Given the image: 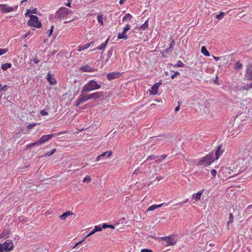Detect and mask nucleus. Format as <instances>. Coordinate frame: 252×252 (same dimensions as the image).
<instances>
[{"label":"nucleus","mask_w":252,"mask_h":252,"mask_svg":"<svg viewBox=\"0 0 252 252\" xmlns=\"http://www.w3.org/2000/svg\"><path fill=\"white\" fill-rule=\"evenodd\" d=\"M101 88V85L94 80L89 81L82 88V93L90 92L98 90Z\"/></svg>","instance_id":"obj_1"},{"label":"nucleus","mask_w":252,"mask_h":252,"mask_svg":"<svg viewBox=\"0 0 252 252\" xmlns=\"http://www.w3.org/2000/svg\"><path fill=\"white\" fill-rule=\"evenodd\" d=\"M177 240L178 237L175 235H170L160 238V242L165 246L174 245L177 243Z\"/></svg>","instance_id":"obj_2"},{"label":"nucleus","mask_w":252,"mask_h":252,"mask_svg":"<svg viewBox=\"0 0 252 252\" xmlns=\"http://www.w3.org/2000/svg\"><path fill=\"white\" fill-rule=\"evenodd\" d=\"M215 160L213 153H209L206 156L201 158L198 162V165H204L205 166L210 165Z\"/></svg>","instance_id":"obj_3"},{"label":"nucleus","mask_w":252,"mask_h":252,"mask_svg":"<svg viewBox=\"0 0 252 252\" xmlns=\"http://www.w3.org/2000/svg\"><path fill=\"white\" fill-rule=\"evenodd\" d=\"M72 11L66 7H61L56 12L55 18L62 19L66 18L70 14Z\"/></svg>","instance_id":"obj_4"},{"label":"nucleus","mask_w":252,"mask_h":252,"mask_svg":"<svg viewBox=\"0 0 252 252\" xmlns=\"http://www.w3.org/2000/svg\"><path fill=\"white\" fill-rule=\"evenodd\" d=\"M30 17V19L28 22L29 26L36 28H40L41 27V23L39 21L38 18L36 16L31 15Z\"/></svg>","instance_id":"obj_5"},{"label":"nucleus","mask_w":252,"mask_h":252,"mask_svg":"<svg viewBox=\"0 0 252 252\" xmlns=\"http://www.w3.org/2000/svg\"><path fill=\"white\" fill-rule=\"evenodd\" d=\"M0 247L5 252H10L14 248L13 244L11 240H6L3 244L0 243Z\"/></svg>","instance_id":"obj_6"},{"label":"nucleus","mask_w":252,"mask_h":252,"mask_svg":"<svg viewBox=\"0 0 252 252\" xmlns=\"http://www.w3.org/2000/svg\"><path fill=\"white\" fill-rule=\"evenodd\" d=\"M17 5L11 7L7 4H0V10L4 13H9L12 11H15L17 9Z\"/></svg>","instance_id":"obj_7"},{"label":"nucleus","mask_w":252,"mask_h":252,"mask_svg":"<svg viewBox=\"0 0 252 252\" xmlns=\"http://www.w3.org/2000/svg\"><path fill=\"white\" fill-rule=\"evenodd\" d=\"M83 93H84L81 92V94H80V95L77 98V100L75 101V105L76 106H79L80 104L84 103L90 99V98H89V95H85Z\"/></svg>","instance_id":"obj_8"},{"label":"nucleus","mask_w":252,"mask_h":252,"mask_svg":"<svg viewBox=\"0 0 252 252\" xmlns=\"http://www.w3.org/2000/svg\"><path fill=\"white\" fill-rule=\"evenodd\" d=\"M244 79L246 80H252V65L250 64L247 66Z\"/></svg>","instance_id":"obj_9"},{"label":"nucleus","mask_w":252,"mask_h":252,"mask_svg":"<svg viewBox=\"0 0 252 252\" xmlns=\"http://www.w3.org/2000/svg\"><path fill=\"white\" fill-rule=\"evenodd\" d=\"M53 136H54V134H48L47 135H42L38 140V143L39 145H41L51 139Z\"/></svg>","instance_id":"obj_10"},{"label":"nucleus","mask_w":252,"mask_h":252,"mask_svg":"<svg viewBox=\"0 0 252 252\" xmlns=\"http://www.w3.org/2000/svg\"><path fill=\"white\" fill-rule=\"evenodd\" d=\"M161 83L159 82H158L156 83L155 85H154L151 90H150V94L151 95H155L158 94V89L160 85H161Z\"/></svg>","instance_id":"obj_11"},{"label":"nucleus","mask_w":252,"mask_h":252,"mask_svg":"<svg viewBox=\"0 0 252 252\" xmlns=\"http://www.w3.org/2000/svg\"><path fill=\"white\" fill-rule=\"evenodd\" d=\"M112 154V152L110 151L104 152L97 157L95 161H98L99 160L103 159L105 156H106L107 158H109L111 156Z\"/></svg>","instance_id":"obj_12"},{"label":"nucleus","mask_w":252,"mask_h":252,"mask_svg":"<svg viewBox=\"0 0 252 252\" xmlns=\"http://www.w3.org/2000/svg\"><path fill=\"white\" fill-rule=\"evenodd\" d=\"M121 76V73L117 72H110L107 74V78L109 80H111L114 79L118 78Z\"/></svg>","instance_id":"obj_13"},{"label":"nucleus","mask_w":252,"mask_h":252,"mask_svg":"<svg viewBox=\"0 0 252 252\" xmlns=\"http://www.w3.org/2000/svg\"><path fill=\"white\" fill-rule=\"evenodd\" d=\"M90 99H97L104 96V93L102 92H95L89 94Z\"/></svg>","instance_id":"obj_14"},{"label":"nucleus","mask_w":252,"mask_h":252,"mask_svg":"<svg viewBox=\"0 0 252 252\" xmlns=\"http://www.w3.org/2000/svg\"><path fill=\"white\" fill-rule=\"evenodd\" d=\"M47 79L51 85H55L57 83V81H56L55 78L49 72H48L47 74Z\"/></svg>","instance_id":"obj_15"},{"label":"nucleus","mask_w":252,"mask_h":252,"mask_svg":"<svg viewBox=\"0 0 252 252\" xmlns=\"http://www.w3.org/2000/svg\"><path fill=\"white\" fill-rule=\"evenodd\" d=\"M203 193V190H200L197 193H194L192 195V199H194L196 201L200 200Z\"/></svg>","instance_id":"obj_16"},{"label":"nucleus","mask_w":252,"mask_h":252,"mask_svg":"<svg viewBox=\"0 0 252 252\" xmlns=\"http://www.w3.org/2000/svg\"><path fill=\"white\" fill-rule=\"evenodd\" d=\"M80 70L83 72H91L94 71V69L88 65H85L81 66L80 68Z\"/></svg>","instance_id":"obj_17"},{"label":"nucleus","mask_w":252,"mask_h":252,"mask_svg":"<svg viewBox=\"0 0 252 252\" xmlns=\"http://www.w3.org/2000/svg\"><path fill=\"white\" fill-rule=\"evenodd\" d=\"M163 205V203L159 204V205H153L150 206L147 210V212L152 211L156 209L159 208L161 207Z\"/></svg>","instance_id":"obj_18"},{"label":"nucleus","mask_w":252,"mask_h":252,"mask_svg":"<svg viewBox=\"0 0 252 252\" xmlns=\"http://www.w3.org/2000/svg\"><path fill=\"white\" fill-rule=\"evenodd\" d=\"M72 214L73 213L71 212L67 211L63 213L61 216H60V218L61 220H65L67 217Z\"/></svg>","instance_id":"obj_19"},{"label":"nucleus","mask_w":252,"mask_h":252,"mask_svg":"<svg viewBox=\"0 0 252 252\" xmlns=\"http://www.w3.org/2000/svg\"><path fill=\"white\" fill-rule=\"evenodd\" d=\"M90 47V44H86L83 45L79 46L76 50L78 52H81L84 50L88 49Z\"/></svg>","instance_id":"obj_20"},{"label":"nucleus","mask_w":252,"mask_h":252,"mask_svg":"<svg viewBox=\"0 0 252 252\" xmlns=\"http://www.w3.org/2000/svg\"><path fill=\"white\" fill-rule=\"evenodd\" d=\"M126 32H123L121 33H119L118 34V39H126L128 38V36L126 34Z\"/></svg>","instance_id":"obj_21"},{"label":"nucleus","mask_w":252,"mask_h":252,"mask_svg":"<svg viewBox=\"0 0 252 252\" xmlns=\"http://www.w3.org/2000/svg\"><path fill=\"white\" fill-rule=\"evenodd\" d=\"M220 149H221V146H219L218 148H217V150L215 153V155H216V159H218L220 155L222 154V152L221 151H220Z\"/></svg>","instance_id":"obj_22"},{"label":"nucleus","mask_w":252,"mask_h":252,"mask_svg":"<svg viewBox=\"0 0 252 252\" xmlns=\"http://www.w3.org/2000/svg\"><path fill=\"white\" fill-rule=\"evenodd\" d=\"M201 53L204 54L205 56H210V53L207 51L206 48L205 46H202L201 49Z\"/></svg>","instance_id":"obj_23"},{"label":"nucleus","mask_w":252,"mask_h":252,"mask_svg":"<svg viewBox=\"0 0 252 252\" xmlns=\"http://www.w3.org/2000/svg\"><path fill=\"white\" fill-rule=\"evenodd\" d=\"M12 65L10 63H3L1 65V69L5 71L7 70V69L10 68L11 67Z\"/></svg>","instance_id":"obj_24"},{"label":"nucleus","mask_w":252,"mask_h":252,"mask_svg":"<svg viewBox=\"0 0 252 252\" xmlns=\"http://www.w3.org/2000/svg\"><path fill=\"white\" fill-rule=\"evenodd\" d=\"M148 27H149L148 21L146 20L145 22V23L139 27V29L144 31V30H145L146 29H147L148 28Z\"/></svg>","instance_id":"obj_25"},{"label":"nucleus","mask_w":252,"mask_h":252,"mask_svg":"<svg viewBox=\"0 0 252 252\" xmlns=\"http://www.w3.org/2000/svg\"><path fill=\"white\" fill-rule=\"evenodd\" d=\"M113 50H114V48L113 47H111L109 50V51H108L107 52V59L106 60V62H108V60L110 59V58L111 57V56H112V54H113Z\"/></svg>","instance_id":"obj_26"},{"label":"nucleus","mask_w":252,"mask_h":252,"mask_svg":"<svg viewBox=\"0 0 252 252\" xmlns=\"http://www.w3.org/2000/svg\"><path fill=\"white\" fill-rule=\"evenodd\" d=\"M132 18V16L129 13L126 14L123 18V21H129Z\"/></svg>","instance_id":"obj_27"},{"label":"nucleus","mask_w":252,"mask_h":252,"mask_svg":"<svg viewBox=\"0 0 252 252\" xmlns=\"http://www.w3.org/2000/svg\"><path fill=\"white\" fill-rule=\"evenodd\" d=\"M97 20L98 23L100 24L101 26H103V15H98L97 16Z\"/></svg>","instance_id":"obj_28"},{"label":"nucleus","mask_w":252,"mask_h":252,"mask_svg":"<svg viewBox=\"0 0 252 252\" xmlns=\"http://www.w3.org/2000/svg\"><path fill=\"white\" fill-rule=\"evenodd\" d=\"M243 67V65L240 62H237L234 65V68L236 70H238Z\"/></svg>","instance_id":"obj_29"},{"label":"nucleus","mask_w":252,"mask_h":252,"mask_svg":"<svg viewBox=\"0 0 252 252\" xmlns=\"http://www.w3.org/2000/svg\"><path fill=\"white\" fill-rule=\"evenodd\" d=\"M252 88V83H251L249 84H247L246 86L243 87L242 89L243 90H249L250 89Z\"/></svg>","instance_id":"obj_30"},{"label":"nucleus","mask_w":252,"mask_h":252,"mask_svg":"<svg viewBox=\"0 0 252 252\" xmlns=\"http://www.w3.org/2000/svg\"><path fill=\"white\" fill-rule=\"evenodd\" d=\"M102 228L103 227H102V226H100L99 225H95L94 228V230L95 231V232H96L101 231Z\"/></svg>","instance_id":"obj_31"},{"label":"nucleus","mask_w":252,"mask_h":252,"mask_svg":"<svg viewBox=\"0 0 252 252\" xmlns=\"http://www.w3.org/2000/svg\"><path fill=\"white\" fill-rule=\"evenodd\" d=\"M102 227H103V228H104V229L106 228H111V229H114V226L113 225H109V224H107L104 223L102 225Z\"/></svg>","instance_id":"obj_32"},{"label":"nucleus","mask_w":252,"mask_h":252,"mask_svg":"<svg viewBox=\"0 0 252 252\" xmlns=\"http://www.w3.org/2000/svg\"><path fill=\"white\" fill-rule=\"evenodd\" d=\"M8 52L7 48H0V56L5 54Z\"/></svg>","instance_id":"obj_33"},{"label":"nucleus","mask_w":252,"mask_h":252,"mask_svg":"<svg viewBox=\"0 0 252 252\" xmlns=\"http://www.w3.org/2000/svg\"><path fill=\"white\" fill-rule=\"evenodd\" d=\"M184 64L181 62V61H178L177 62V63L175 65V66L181 67H184Z\"/></svg>","instance_id":"obj_34"},{"label":"nucleus","mask_w":252,"mask_h":252,"mask_svg":"<svg viewBox=\"0 0 252 252\" xmlns=\"http://www.w3.org/2000/svg\"><path fill=\"white\" fill-rule=\"evenodd\" d=\"M91 181V177L90 176H88V175H87L86 176L83 180V182H90V181Z\"/></svg>","instance_id":"obj_35"},{"label":"nucleus","mask_w":252,"mask_h":252,"mask_svg":"<svg viewBox=\"0 0 252 252\" xmlns=\"http://www.w3.org/2000/svg\"><path fill=\"white\" fill-rule=\"evenodd\" d=\"M106 47H105V45L102 43L100 45L97 47L95 49L99 50H103L104 51Z\"/></svg>","instance_id":"obj_36"},{"label":"nucleus","mask_w":252,"mask_h":252,"mask_svg":"<svg viewBox=\"0 0 252 252\" xmlns=\"http://www.w3.org/2000/svg\"><path fill=\"white\" fill-rule=\"evenodd\" d=\"M130 25L129 24H127L126 27L124 28L123 29V32H127L129 30H130Z\"/></svg>","instance_id":"obj_37"},{"label":"nucleus","mask_w":252,"mask_h":252,"mask_svg":"<svg viewBox=\"0 0 252 252\" xmlns=\"http://www.w3.org/2000/svg\"><path fill=\"white\" fill-rule=\"evenodd\" d=\"M224 16V13L221 12L219 14L216 15V18L219 20L221 19Z\"/></svg>","instance_id":"obj_38"},{"label":"nucleus","mask_w":252,"mask_h":252,"mask_svg":"<svg viewBox=\"0 0 252 252\" xmlns=\"http://www.w3.org/2000/svg\"><path fill=\"white\" fill-rule=\"evenodd\" d=\"M54 28V26H51L50 30L49 31H48V36H50L52 34Z\"/></svg>","instance_id":"obj_39"},{"label":"nucleus","mask_w":252,"mask_h":252,"mask_svg":"<svg viewBox=\"0 0 252 252\" xmlns=\"http://www.w3.org/2000/svg\"><path fill=\"white\" fill-rule=\"evenodd\" d=\"M56 150L54 149L51 152H47V153H46L45 155L46 156L50 157V156H52V155H53L56 152Z\"/></svg>","instance_id":"obj_40"},{"label":"nucleus","mask_w":252,"mask_h":252,"mask_svg":"<svg viewBox=\"0 0 252 252\" xmlns=\"http://www.w3.org/2000/svg\"><path fill=\"white\" fill-rule=\"evenodd\" d=\"M95 231H94V229L90 232L85 237V239H86L87 238L90 237V236L94 234L95 233Z\"/></svg>","instance_id":"obj_41"},{"label":"nucleus","mask_w":252,"mask_h":252,"mask_svg":"<svg viewBox=\"0 0 252 252\" xmlns=\"http://www.w3.org/2000/svg\"><path fill=\"white\" fill-rule=\"evenodd\" d=\"M158 157L155 156H154V155H151V156H149L147 158V160H153V159H155L157 158Z\"/></svg>","instance_id":"obj_42"},{"label":"nucleus","mask_w":252,"mask_h":252,"mask_svg":"<svg viewBox=\"0 0 252 252\" xmlns=\"http://www.w3.org/2000/svg\"><path fill=\"white\" fill-rule=\"evenodd\" d=\"M40 114L42 115V116H47L48 115V112H47L46 111H45L44 110H42L40 111Z\"/></svg>","instance_id":"obj_43"},{"label":"nucleus","mask_w":252,"mask_h":252,"mask_svg":"<svg viewBox=\"0 0 252 252\" xmlns=\"http://www.w3.org/2000/svg\"><path fill=\"white\" fill-rule=\"evenodd\" d=\"M211 174L213 177H215L217 175V171L215 169H212L211 170Z\"/></svg>","instance_id":"obj_44"},{"label":"nucleus","mask_w":252,"mask_h":252,"mask_svg":"<svg viewBox=\"0 0 252 252\" xmlns=\"http://www.w3.org/2000/svg\"><path fill=\"white\" fill-rule=\"evenodd\" d=\"M140 252H153L151 250L148 249H141Z\"/></svg>","instance_id":"obj_45"},{"label":"nucleus","mask_w":252,"mask_h":252,"mask_svg":"<svg viewBox=\"0 0 252 252\" xmlns=\"http://www.w3.org/2000/svg\"><path fill=\"white\" fill-rule=\"evenodd\" d=\"M35 145H40L38 143V141L35 142H33V143L30 144V146H31V147L34 146Z\"/></svg>","instance_id":"obj_46"},{"label":"nucleus","mask_w":252,"mask_h":252,"mask_svg":"<svg viewBox=\"0 0 252 252\" xmlns=\"http://www.w3.org/2000/svg\"><path fill=\"white\" fill-rule=\"evenodd\" d=\"M229 220L228 221L227 223L229 224V223H231L232 222L233 220V215L231 213L229 214Z\"/></svg>","instance_id":"obj_47"},{"label":"nucleus","mask_w":252,"mask_h":252,"mask_svg":"<svg viewBox=\"0 0 252 252\" xmlns=\"http://www.w3.org/2000/svg\"><path fill=\"white\" fill-rule=\"evenodd\" d=\"M67 132L66 131H61V132H58V133H54V136L55 135H60V134H64V133H66Z\"/></svg>","instance_id":"obj_48"},{"label":"nucleus","mask_w":252,"mask_h":252,"mask_svg":"<svg viewBox=\"0 0 252 252\" xmlns=\"http://www.w3.org/2000/svg\"><path fill=\"white\" fill-rule=\"evenodd\" d=\"M180 73L178 71L175 72L174 74H172L171 76L172 79H174L177 75H179Z\"/></svg>","instance_id":"obj_49"},{"label":"nucleus","mask_w":252,"mask_h":252,"mask_svg":"<svg viewBox=\"0 0 252 252\" xmlns=\"http://www.w3.org/2000/svg\"><path fill=\"white\" fill-rule=\"evenodd\" d=\"M35 125H36V124H30L27 127L28 129H31L33 126H34Z\"/></svg>","instance_id":"obj_50"},{"label":"nucleus","mask_w":252,"mask_h":252,"mask_svg":"<svg viewBox=\"0 0 252 252\" xmlns=\"http://www.w3.org/2000/svg\"><path fill=\"white\" fill-rule=\"evenodd\" d=\"M85 240V238H84V239H83L82 241H80V242H79L77 243L75 245V246H74V248H75V247H77L78 245H79L81 244L83 242H84Z\"/></svg>","instance_id":"obj_51"},{"label":"nucleus","mask_w":252,"mask_h":252,"mask_svg":"<svg viewBox=\"0 0 252 252\" xmlns=\"http://www.w3.org/2000/svg\"><path fill=\"white\" fill-rule=\"evenodd\" d=\"M252 209V205H249L246 210V212L248 213L250 210Z\"/></svg>","instance_id":"obj_52"},{"label":"nucleus","mask_w":252,"mask_h":252,"mask_svg":"<svg viewBox=\"0 0 252 252\" xmlns=\"http://www.w3.org/2000/svg\"><path fill=\"white\" fill-rule=\"evenodd\" d=\"M6 87H7L6 85L2 86L1 85H0V92H1L2 91L4 90Z\"/></svg>","instance_id":"obj_53"},{"label":"nucleus","mask_w":252,"mask_h":252,"mask_svg":"<svg viewBox=\"0 0 252 252\" xmlns=\"http://www.w3.org/2000/svg\"><path fill=\"white\" fill-rule=\"evenodd\" d=\"M166 157V155H163L162 156H161L159 158H160V159H158V161H160L164 158H165Z\"/></svg>","instance_id":"obj_54"},{"label":"nucleus","mask_w":252,"mask_h":252,"mask_svg":"<svg viewBox=\"0 0 252 252\" xmlns=\"http://www.w3.org/2000/svg\"><path fill=\"white\" fill-rule=\"evenodd\" d=\"M178 103H179L178 106L175 108V112L178 111L179 110V109H180V104L179 102H178Z\"/></svg>","instance_id":"obj_55"},{"label":"nucleus","mask_w":252,"mask_h":252,"mask_svg":"<svg viewBox=\"0 0 252 252\" xmlns=\"http://www.w3.org/2000/svg\"><path fill=\"white\" fill-rule=\"evenodd\" d=\"M109 40V38H108L106 40V41H105L104 43H103V44L105 45V47H106L107 44H108V43Z\"/></svg>","instance_id":"obj_56"},{"label":"nucleus","mask_w":252,"mask_h":252,"mask_svg":"<svg viewBox=\"0 0 252 252\" xmlns=\"http://www.w3.org/2000/svg\"><path fill=\"white\" fill-rule=\"evenodd\" d=\"M109 40V38H108L106 40V41H105L104 43H103V44L105 45V47H106L107 44H108V43Z\"/></svg>","instance_id":"obj_57"},{"label":"nucleus","mask_w":252,"mask_h":252,"mask_svg":"<svg viewBox=\"0 0 252 252\" xmlns=\"http://www.w3.org/2000/svg\"><path fill=\"white\" fill-rule=\"evenodd\" d=\"M126 1V0H120L119 1V3L120 4H123Z\"/></svg>","instance_id":"obj_58"},{"label":"nucleus","mask_w":252,"mask_h":252,"mask_svg":"<svg viewBox=\"0 0 252 252\" xmlns=\"http://www.w3.org/2000/svg\"><path fill=\"white\" fill-rule=\"evenodd\" d=\"M162 179V177L161 176H159V177H157L156 178V180H157L158 181H160Z\"/></svg>","instance_id":"obj_59"},{"label":"nucleus","mask_w":252,"mask_h":252,"mask_svg":"<svg viewBox=\"0 0 252 252\" xmlns=\"http://www.w3.org/2000/svg\"><path fill=\"white\" fill-rule=\"evenodd\" d=\"M189 201V199L187 198V199H185V200L183 201L182 203L185 204L186 203H188Z\"/></svg>","instance_id":"obj_60"},{"label":"nucleus","mask_w":252,"mask_h":252,"mask_svg":"<svg viewBox=\"0 0 252 252\" xmlns=\"http://www.w3.org/2000/svg\"><path fill=\"white\" fill-rule=\"evenodd\" d=\"M138 172H139V169H135V170H134V171L133 173H134V174H138Z\"/></svg>","instance_id":"obj_61"},{"label":"nucleus","mask_w":252,"mask_h":252,"mask_svg":"<svg viewBox=\"0 0 252 252\" xmlns=\"http://www.w3.org/2000/svg\"><path fill=\"white\" fill-rule=\"evenodd\" d=\"M213 58L217 61H219V59H220V58L219 57H215L214 56H213Z\"/></svg>","instance_id":"obj_62"},{"label":"nucleus","mask_w":252,"mask_h":252,"mask_svg":"<svg viewBox=\"0 0 252 252\" xmlns=\"http://www.w3.org/2000/svg\"><path fill=\"white\" fill-rule=\"evenodd\" d=\"M33 62L35 63H37L39 62V60L37 59H34Z\"/></svg>","instance_id":"obj_63"},{"label":"nucleus","mask_w":252,"mask_h":252,"mask_svg":"<svg viewBox=\"0 0 252 252\" xmlns=\"http://www.w3.org/2000/svg\"><path fill=\"white\" fill-rule=\"evenodd\" d=\"M172 49H171L170 48H169L168 49H167L166 50V52L167 53H169V52H170V51H172Z\"/></svg>","instance_id":"obj_64"}]
</instances>
